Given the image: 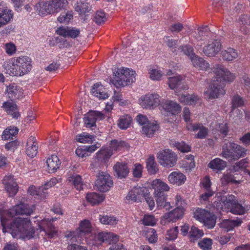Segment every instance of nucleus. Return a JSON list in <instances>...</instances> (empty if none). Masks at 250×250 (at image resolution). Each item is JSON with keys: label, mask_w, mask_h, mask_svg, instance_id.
Instances as JSON below:
<instances>
[{"label": "nucleus", "mask_w": 250, "mask_h": 250, "mask_svg": "<svg viewBox=\"0 0 250 250\" xmlns=\"http://www.w3.org/2000/svg\"><path fill=\"white\" fill-rule=\"evenodd\" d=\"M221 55L223 59L227 61H232L238 57L237 51L232 48H229L227 50L222 51Z\"/></svg>", "instance_id": "nucleus-39"}, {"label": "nucleus", "mask_w": 250, "mask_h": 250, "mask_svg": "<svg viewBox=\"0 0 250 250\" xmlns=\"http://www.w3.org/2000/svg\"><path fill=\"white\" fill-rule=\"evenodd\" d=\"M87 201L92 205H98L103 202L104 199V197L103 194L92 192L87 193L86 196Z\"/></svg>", "instance_id": "nucleus-36"}, {"label": "nucleus", "mask_w": 250, "mask_h": 250, "mask_svg": "<svg viewBox=\"0 0 250 250\" xmlns=\"http://www.w3.org/2000/svg\"><path fill=\"white\" fill-rule=\"evenodd\" d=\"M57 33L64 37H69L72 38H76L79 36L80 30L73 27H60L57 30Z\"/></svg>", "instance_id": "nucleus-17"}, {"label": "nucleus", "mask_w": 250, "mask_h": 250, "mask_svg": "<svg viewBox=\"0 0 250 250\" xmlns=\"http://www.w3.org/2000/svg\"><path fill=\"white\" fill-rule=\"evenodd\" d=\"M104 165L101 164V162L98 160L96 158H95L93 162L91 165L90 169L92 171L96 173L97 174L99 171H101L100 169Z\"/></svg>", "instance_id": "nucleus-62"}, {"label": "nucleus", "mask_w": 250, "mask_h": 250, "mask_svg": "<svg viewBox=\"0 0 250 250\" xmlns=\"http://www.w3.org/2000/svg\"><path fill=\"white\" fill-rule=\"evenodd\" d=\"M149 73L150 78L152 80L159 81L162 76L161 72L156 69L150 70Z\"/></svg>", "instance_id": "nucleus-64"}, {"label": "nucleus", "mask_w": 250, "mask_h": 250, "mask_svg": "<svg viewBox=\"0 0 250 250\" xmlns=\"http://www.w3.org/2000/svg\"><path fill=\"white\" fill-rule=\"evenodd\" d=\"M198 98L194 95H182L179 97V101L185 104H193L196 103Z\"/></svg>", "instance_id": "nucleus-46"}, {"label": "nucleus", "mask_w": 250, "mask_h": 250, "mask_svg": "<svg viewBox=\"0 0 250 250\" xmlns=\"http://www.w3.org/2000/svg\"><path fill=\"white\" fill-rule=\"evenodd\" d=\"M159 128V125L156 122H149L142 126V133L146 137L152 138Z\"/></svg>", "instance_id": "nucleus-16"}, {"label": "nucleus", "mask_w": 250, "mask_h": 250, "mask_svg": "<svg viewBox=\"0 0 250 250\" xmlns=\"http://www.w3.org/2000/svg\"><path fill=\"white\" fill-rule=\"evenodd\" d=\"M203 222L208 228H212L214 227L216 223V217L214 215L211 214L210 212L209 216H208Z\"/></svg>", "instance_id": "nucleus-57"}, {"label": "nucleus", "mask_w": 250, "mask_h": 250, "mask_svg": "<svg viewBox=\"0 0 250 250\" xmlns=\"http://www.w3.org/2000/svg\"><path fill=\"white\" fill-rule=\"evenodd\" d=\"M28 192L31 195H38L40 196L41 198H44L45 197V195L43 194L42 191V188H39L37 190L34 186H31L29 187L28 189Z\"/></svg>", "instance_id": "nucleus-61"}, {"label": "nucleus", "mask_w": 250, "mask_h": 250, "mask_svg": "<svg viewBox=\"0 0 250 250\" xmlns=\"http://www.w3.org/2000/svg\"><path fill=\"white\" fill-rule=\"evenodd\" d=\"M3 184L10 196H14L16 194L19 190V187L14 180L13 176L11 175L5 176L3 180Z\"/></svg>", "instance_id": "nucleus-14"}, {"label": "nucleus", "mask_w": 250, "mask_h": 250, "mask_svg": "<svg viewBox=\"0 0 250 250\" xmlns=\"http://www.w3.org/2000/svg\"><path fill=\"white\" fill-rule=\"evenodd\" d=\"M39 229H37V231L40 229V232L43 231L45 235H47L50 238H52L56 234L57 231L55 230L54 227L52 224L48 222L47 224V228H45L41 225H39Z\"/></svg>", "instance_id": "nucleus-43"}, {"label": "nucleus", "mask_w": 250, "mask_h": 250, "mask_svg": "<svg viewBox=\"0 0 250 250\" xmlns=\"http://www.w3.org/2000/svg\"><path fill=\"white\" fill-rule=\"evenodd\" d=\"M74 9L79 15H82L90 12L92 10V7L86 1L79 0L75 3Z\"/></svg>", "instance_id": "nucleus-24"}, {"label": "nucleus", "mask_w": 250, "mask_h": 250, "mask_svg": "<svg viewBox=\"0 0 250 250\" xmlns=\"http://www.w3.org/2000/svg\"><path fill=\"white\" fill-rule=\"evenodd\" d=\"M165 110L172 115L179 113L181 111V107L176 102L168 101L164 105Z\"/></svg>", "instance_id": "nucleus-34"}, {"label": "nucleus", "mask_w": 250, "mask_h": 250, "mask_svg": "<svg viewBox=\"0 0 250 250\" xmlns=\"http://www.w3.org/2000/svg\"><path fill=\"white\" fill-rule=\"evenodd\" d=\"M178 232V227H175L174 228L167 230L166 238L169 240H174L177 237Z\"/></svg>", "instance_id": "nucleus-63"}, {"label": "nucleus", "mask_w": 250, "mask_h": 250, "mask_svg": "<svg viewBox=\"0 0 250 250\" xmlns=\"http://www.w3.org/2000/svg\"><path fill=\"white\" fill-rule=\"evenodd\" d=\"M227 162L220 158H215L211 160L208 164L209 168L218 172L223 170L227 167Z\"/></svg>", "instance_id": "nucleus-30"}, {"label": "nucleus", "mask_w": 250, "mask_h": 250, "mask_svg": "<svg viewBox=\"0 0 250 250\" xmlns=\"http://www.w3.org/2000/svg\"><path fill=\"white\" fill-rule=\"evenodd\" d=\"M115 176L118 178H125L129 173V168L127 164L123 162H117L113 167Z\"/></svg>", "instance_id": "nucleus-18"}, {"label": "nucleus", "mask_w": 250, "mask_h": 250, "mask_svg": "<svg viewBox=\"0 0 250 250\" xmlns=\"http://www.w3.org/2000/svg\"><path fill=\"white\" fill-rule=\"evenodd\" d=\"M132 120V119L130 116L127 115L123 116L119 120L118 126L122 129H125L129 126Z\"/></svg>", "instance_id": "nucleus-49"}, {"label": "nucleus", "mask_w": 250, "mask_h": 250, "mask_svg": "<svg viewBox=\"0 0 250 250\" xmlns=\"http://www.w3.org/2000/svg\"><path fill=\"white\" fill-rule=\"evenodd\" d=\"M242 223V220L240 218H237L235 220L225 219L219 225L220 228L228 232L232 230L235 227H239Z\"/></svg>", "instance_id": "nucleus-21"}, {"label": "nucleus", "mask_w": 250, "mask_h": 250, "mask_svg": "<svg viewBox=\"0 0 250 250\" xmlns=\"http://www.w3.org/2000/svg\"><path fill=\"white\" fill-rule=\"evenodd\" d=\"M67 4V0H48L37 3L36 7L39 14L43 16L58 13L64 9Z\"/></svg>", "instance_id": "nucleus-5"}, {"label": "nucleus", "mask_w": 250, "mask_h": 250, "mask_svg": "<svg viewBox=\"0 0 250 250\" xmlns=\"http://www.w3.org/2000/svg\"><path fill=\"white\" fill-rule=\"evenodd\" d=\"M30 225L29 219L18 218L7 226V229L13 238L30 239L34 237L35 230L31 228L27 229Z\"/></svg>", "instance_id": "nucleus-2"}, {"label": "nucleus", "mask_w": 250, "mask_h": 250, "mask_svg": "<svg viewBox=\"0 0 250 250\" xmlns=\"http://www.w3.org/2000/svg\"><path fill=\"white\" fill-rule=\"evenodd\" d=\"M214 68V70L209 73L213 77L209 88L205 92L210 99H214L224 95L226 92L224 89L225 82H232L235 78L234 74L226 68L218 65Z\"/></svg>", "instance_id": "nucleus-1"}, {"label": "nucleus", "mask_w": 250, "mask_h": 250, "mask_svg": "<svg viewBox=\"0 0 250 250\" xmlns=\"http://www.w3.org/2000/svg\"><path fill=\"white\" fill-rule=\"evenodd\" d=\"M38 145L36 139L34 136L28 138L26 142V153L31 158L36 156L38 153Z\"/></svg>", "instance_id": "nucleus-15"}, {"label": "nucleus", "mask_w": 250, "mask_h": 250, "mask_svg": "<svg viewBox=\"0 0 250 250\" xmlns=\"http://www.w3.org/2000/svg\"><path fill=\"white\" fill-rule=\"evenodd\" d=\"M221 181L223 186H226L229 183H239V181L234 179V176L233 175L228 172L224 173Z\"/></svg>", "instance_id": "nucleus-52"}, {"label": "nucleus", "mask_w": 250, "mask_h": 250, "mask_svg": "<svg viewBox=\"0 0 250 250\" xmlns=\"http://www.w3.org/2000/svg\"><path fill=\"white\" fill-rule=\"evenodd\" d=\"M210 212L202 208L197 209L194 212V217L200 222H203L208 216H209Z\"/></svg>", "instance_id": "nucleus-51"}, {"label": "nucleus", "mask_w": 250, "mask_h": 250, "mask_svg": "<svg viewBox=\"0 0 250 250\" xmlns=\"http://www.w3.org/2000/svg\"><path fill=\"white\" fill-rule=\"evenodd\" d=\"M6 92L8 98L14 100L21 98L22 95V90L17 86L9 85L7 87Z\"/></svg>", "instance_id": "nucleus-25"}, {"label": "nucleus", "mask_w": 250, "mask_h": 250, "mask_svg": "<svg viewBox=\"0 0 250 250\" xmlns=\"http://www.w3.org/2000/svg\"><path fill=\"white\" fill-rule=\"evenodd\" d=\"M141 189L135 188L131 190L126 196V200L133 202L140 201Z\"/></svg>", "instance_id": "nucleus-47"}, {"label": "nucleus", "mask_w": 250, "mask_h": 250, "mask_svg": "<svg viewBox=\"0 0 250 250\" xmlns=\"http://www.w3.org/2000/svg\"><path fill=\"white\" fill-rule=\"evenodd\" d=\"M157 159L160 164L164 167H171L177 161V155L169 149L160 151L157 154Z\"/></svg>", "instance_id": "nucleus-8"}, {"label": "nucleus", "mask_w": 250, "mask_h": 250, "mask_svg": "<svg viewBox=\"0 0 250 250\" xmlns=\"http://www.w3.org/2000/svg\"><path fill=\"white\" fill-rule=\"evenodd\" d=\"M12 11L0 5V27L6 25L13 19Z\"/></svg>", "instance_id": "nucleus-19"}, {"label": "nucleus", "mask_w": 250, "mask_h": 250, "mask_svg": "<svg viewBox=\"0 0 250 250\" xmlns=\"http://www.w3.org/2000/svg\"><path fill=\"white\" fill-rule=\"evenodd\" d=\"M101 223L104 225H114L117 224L118 220L114 216H103L100 218Z\"/></svg>", "instance_id": "nucleus-53"}, {"label": "nucleus", "mask_w": 250, "mask_h": 250, "mask_svg": "<svg viewBox=\"0 0 250 250\" xmlns=\"http://www.w3.org/2000/svg\"><path fill=\"white\" fill-rule=\"evenodd\" d=\"M2 106L4 108L6 112L9 115H11L13 118L17 119L20 116L16 104L12 102H6L3 103Z\"/></svg>", "instance_id": "nucleus-29"}, {"label": "nucleus", "mask_w": 250, "mask_h": 250, "mask_svg": "<svg viewBox=\"0 0 250 250\" xmlns=\"http://www.w3.org/2000/svg\"><path fill=\"white\" fill-rule=\"evenodd\" d=\"M140 104L144 108L156 107L160 103V97L156 93L147 94L141 97Z\"/></svg>", "instance_id": "nucleus-10"}, {"label": "nucleus", "mask_w": 250, "mask_h": 250, "mask_svg": "<svg viewBox=\"0 0 250 250\" xmlns=\"http://www.w3.org/2000/svg\"><path fill=\"white\" fill-rule=\"evenodd\" d=\"M16 63L20 76L27 73L32 67L31 60L28 57H19L16 60Z\"/></svg>", "instance_id": "nucleus-13"}, {"label": "nucleus", "mask_w": 250, "mask_h": 250, "mask_svg": "<svg viewBox=\"0 0 250 250\" xmlns=\"http://www.w3.org/2000/svg\"><path fill=\"white\" fill-rule=\"evenodd\" d=\"M210 30L208 26H205L198 29V34L195 38L198 41H204L207 39V38L210 34Z\"/></svg>", "instance_id": "nucleus-40"}, {"label": "nucleus", "mask_w": 250, "mask_h": 250, "mask_svg": "<svg viewBox=\"0 0 250 250\" xmlns=\"http://www.w3.org/2000/svg\"><path fill=\"white\" fill-rule=\"evenodd\" d=\"M105 116L101 112L91 110L84 115L83 122L86 127H96L97 120H103Z\"/></svg>", "instance_id": "nucleus-11"}, {"label": "nucleus", "mask_w": 250, "mask_h": 250, "mask_svg": "<svg viewBox=\"0 0 250 250\" xmlns=\"http://www.w3.org/2000/svg\"><path fill=\"white\" fill-rule=\"evenodd\" d=\"M125 142L124 141H119L117 140H112L111 141L110 143V148H108V149H110L112 152L114 151H117L124 146Z\"/></svg>", "instance_id": "nucleus-56"}, {"label": "nucleus", "mask_w": 250, "mask_h": 250, "mask_svg": "<svg viewBox=\"0 0 250 250\" xmlns=\"http://www.w3.org/2000/svg\"><path fill=\"white\" fill-rule=\"evenodd\" d=\"M97 239L101 242H107L109 244L115 243L119 240L118 235L112 233L100 232L97 236Z\"/></svg>", "instance_id": "nucleus-26"}, {"label": "nucleus", "mask_w": 250, "mask_h": 250, "mask_svg": "<svg viewBox=\"0 0 250 250\" xmlns=\"http://www.w3.org/2000/svg\"><path fill=\"white\" fill-rule=\"evenodd\" d=\"M33 208H30L26 204L21 203L13 206L7 210H4L1 213L0 221L2 227V231L5 233L7 231L6 228L8 226V221L15 215H26L29 216L33 212Z\"/></svg>", "instance_id": "nucleus-3"}, {"label": "nucleus", "mask_w": 250, "mask_h": 250, "mask_svg": "<svg viewBox=\"0 0 250 250\" xmlns=\"http://www.w3.org/2000/svg\"><path fill=\"white\" fill-rule=\"evenodd\" d=\"M178 49L187 56L191 57L194 55L193 49L192 47L189 45L180 46Z\"/></svg>", "instance_id": "nucleus-60"}, {"label": "nucleus", "mask_w": 250, "mask_h": 250, "mask_svg": "<svg viewBox=\"0 0 250 250\" xmlns=\"http://www.w3.org/2000/svg\"><path fill=\"white\" fill-rule=\"evenodd\" d=\"M186 180L185 175L179 171H174L168 176V181L172 184L180 186L183 184Z\"/></svg>", "instance_id": "nucleus-20"}, {"label": "nucleus", "mask_w": 250, "mask_h": 250, "mask_svg": "<svg viewBox=\"0 0 250 250\" xmlns=\"http://www.w3.org/2000/svg\"><path fill=\"white\" fill-rule=\"evenodd\" d=\"M91 93L94 96L101 100L105 99L108 97V95L105 92V88L100 83L94 84L91 90Z\"/></svg>", "instance_id": "nucleus-22"}, {"label": "nucleus", "mask_w": 250, "mask_h": 250, "mask_svg": "<svg viewBox=\"0 0 250 250\" xmlns=\"http://www.w3.org/2000/svg\"><path fill=\"white\" fill-rule=\"evenodd\" d=\"M94 138L93 135H89L83 133L78 136H76V140L82 143H91Z\"/></svg>", "instance_id": "nucleus-54"}, {"label": "nucleus", "mask_w": 250, "mask_h": 250, "mask_svg": "<svg viewBox=\"0 0 250 250\" xmlns=\"http://www.w3.org/2000/svg\"><path fill=\"white\" fill-rule=\"evenodd\" d=\"M188 129L193 131L199 130V132L195 135V137L198 139L205 138L208 135V130L207 128L203 125H200L198 124L190 125L187 127Z\"/></svg>", "instance_id": "nucleus-33"}, {"label": "nucleus", "mask_w": 250, "mask_h": 250, "mask_svg": "<svg viewBox=\"0 0 250 250\" xmlns=\"http://www.w3.org/2000/svg\"><path fill=\"white\" fill-rule=\"evenodd\" d=\"M5 73L11 76H20L17 63L14 64L10 62H5L3 65Z\"/></svg>", "instance_id": "nucleus-38"}, {"label": "nucleus", "mask_w": 250, "mask_h": 250, "mask_svg": "<svg viewBox=\"0 0 250 250\" xmlns=\"http://www.w3.org/2000/svg\"><path fill=\"white\" fill-rule=\"evenodd\" d=\"M157 207L159 209L165 208L166 210H169L171 207L170 203L167 202V195L165 194L157 193L155 194Z\"/></svg>", "instance_id": "nucleus-28"}, {"label": "nucleus", "mask_w": 250, "mask_h": 250, "mask_svg": "<svg viewBox=\"0 0 250 250\" xmlns=\"http://www.w3.org/2000/svg\"><path fill=\"white\" fill-rule=\"evenodd\" d=\"M236 201L234 195H228L221 198L217 197L214 202L213 205L217 208L227 209L228 211H229V210L233 207Z\"/></svg>", "instance_id": "nucleus-9"}, {"label": "nucleus", "mask_w": 250, "mask_h": 250, "mask_svg": "<svg viewBox=\"0 0 250 250\" xmlns=\"http://www.w3.org/2000/svg\"><path fill=\"white\" fill-rule=\"evenodd\" d=\"M204 235V233L202 230H200L197 228L192 226L189 232V236L190 241L194 242L198 238H200Z\"/></svg>", "instance_id": "nucleus-50"}, {"label": "nucleus", "mask_w": 250, "mask_h": 250, "mask_svg": "<svg viewBox=\"0 0 250 250\" xmlns=\"http://www.w3.org/2000/svg\"><path fill=\"white\" fill-rule=\"evenodd\" d=\"M48 170L49 173L54 172L59 168L61 164L60 161L57 156L52 155L46 161Z\"/></svg>", "instance_id": "nucleus-32"}, {"label": "nucleus", "mask_w": 250, "mask_h": 250, "mask_svg": "<svg viewBox=\"0 0 250 250\" xmlns=\"http://www.w3.org/2000/svg\"><path fill=\"white\" fill-rule=\"evenodd\" d=\"M68 181L71 182L77 190L80 191L83 189V186L81 176L79 175L75 174L68 178Z\"/></svg>", "instance_id": "nucleus-41"}, {"label": "nucleus", "mask_w": 250, "mask_h": 250, "mask_svg": "<svg viewBox=\"0 0 250 250\" xmlns=\"http://www.w3.org/2000/svg\"><path fill=\"white\" fill-rule=\"evenodd\" d=\"M221 44L219 41L213 40L209 41L207 45L203 47V53L208 57L215 56L220 51Z\"/></svg>", "instance_id": "nucleus-12"}, {"label": "nucleus", "mask_w": 250, "mask_h": 250, "mask_svg": "<svg viewBox=\"0 0 250 250\" xmlns=\"http://www.w3.org/2000/svg\"><path fill=\"white\" fill-rule=\"evenodd\" d=\"M183 80L181 76L170 77L168 79V82L169 87L172 89L175 88L181 89H187V85L183 84Z\"/></svg>", "instance_id": "nucleus-23"}, {"label": "nucleus", "mask_w": 250, "mask_h": 250, "mask_svg": "<svg viewBox=\"0 0 250 250\" xmlns=\"http://www.w3.org/2000/svg\"><path fill=\"white\" fill-rule=\"evenodd\" d=\"M113 78L110 82L116 87L129 85L135 80V72L128 68L118 69L116 72H113Z\"/></svg>", "instance_id": "nucleus-6"}, {"label": "nucleus", "mask_w": 250, "mask_h": 250, "mask_svg": "<svg viewBox=\"0 0 250 250\" xmlns=\"http://www.w3.org/2000/svg\"><path fill=\"white\" fill-rule=\"evenodd\" d=\"M247 149L233 142H228L222 146L221 156L229 161H236L247 155Z\"/></svg>", "instance_id": "nucleus-4"}, {"label": "nucleus", "mask_w": 250, "mask_h": 250, "mask_svg": "<svg viewBox=\"0 0 250 250\" xmlns=\"http://www.w3.org/2000/svg\"><path fill=\"white\" fill-rule=\"evenodd\" d=\"M183 208H177L174 210L167 213L165 217L168 220L169 222H174L176 220L180 218L183 215Z\"/></svg>", "instance_id": "nucleus-35"}, {"label": "nucleus", "mask_w": 250, "mask_h": 250, "mask_svg": "<svg viewBox=\"0 0 250 250\" xmlns=\"http://www.w3.org/2000/svg\"><path fill=\"white\" fill-rule=\"evenodd\" d=\"M18 128L15 126H11L7 127L3 132L1 138L4 140H10L11 138L13 139L12 137L18 134Z\"/></svg>", "instance_id": "nucleus-44"}, {"label": "nucleus", "mask_w": 250, "mask_h": 250, "mask_svg": "<svg viewBox=\"0 0 250 250\" xmlns=\"http://www.w3.org/2000/svg\"><path fill=\"white\" fill-rule=\"evenodd\" d=\"M249 208L248 206H247L246 208L244 207L242 205L237 202L234 204L233 206V207L231 208L229 211L233 214H237V215H243L245 213L246 210H249Z\"/></svg>", "instance_id": "nucleus-48"}, {"label": "nucleus", "mask_w": 250, "mask_h": 250, "mask_svg": "<svg viewBox=\"0 0 250 250\" xmlns=\"http://www.w3.org/2000/svg\"><path fill=\"white\" fill-rule=\"evenodd\" d=\"M191 62L196 67L201 70H207L209 67V64L203 58L197 56H194L191 58Z\"/></svg>", "instance_id": "nucleus-37"}, {"label": "nucleus", "mask_w": 250, "mask_h": 250, "mask_svg": "<svg viewBox=\"0 0 250 250\" xmlns=\"http://www.w3.org/2000/svg\"><path fill=\"white\" fill-rule=\"evenodd\" d=\"M113 184L111 177L106 172L99 171L97 174H96L95 186L100 192L107 191Z\"/></svg>", "instance_id": "nucleus-7"}, {"label": "nucleus", "mask_w": 250, "mask_h": 250, "mask_svg": "<svg viewBox=\"0 0 250 250\" xmlns=\"http://www.w3.org/2000/svg\"><path fill=\"white\" fill-rule=\"evenodd\" d=\"M152 187L154 189V194L157 193L165 194L164 191H168L169 189L168 186L160 179H155L152 183Z\"/></svg>", "instance_id": "nucleus-31"}, {"label": "nucleus", "mask_w": 250, "mask_h": 250, "mask_svg": "<svg viewBox=\"0 0 250 250\" xmlns=\"http://www.w3.org/2000/svg\"><path fill=\"white\" fill-rule=\"evenodd\" d=\"M146 168L148 172L151 174H155L158 171L157 165L155 162L153 156H150L148 158L146 162Z\"/></svg>", "instance_id": "nucleus-45"}, {"label": "nucleus", "mask_w": 250, "mask_h": 250, "mask_svg": "<svg viewBox=\"0 0 250 250\" xmlns=\"http://www.w3.org/2000/svg\"><path fill=\"white\" fill-rule=\"evenodd\" d=\"M212 240L210 238H204L198 243L199 246L204 250H209L211 248Z\"/></svg>", "instance_id": "nucleus-59"}, {"label": "nucleus", "mask_w": 250, "mask_h": 250, "mask_svg": "<svg viewBox=\"0 0 250 250\" xmlns=\"http://www.w3.org/2000/svg\"><path fill=\"white\" fill-rule=\"evenodd\" d=\"M231 104L232 112L235 108L242 106L244 104V101L240 96L236 95L232 98Z\"/></svg>", "instance_id": "nucleus-58"}, {"label": "nucleus", "mask_w": 250, "mask_h": 250, "mask_svg": "<svg viewBox=\"0 0 250 250\" xmlns=\"http://www.w3.org/2000/svg\"><path fill=\"white\" fill-rule=\"evenodd\" d=\"M112 154L113 152L110 149L102 148L97 153L95 158L101 162V164L105 165Z\"/></svg>", "instance_id": "nucleus-27"}, {"label": "nucleus", "mask_w": 250, "mask_h": 250, "mask_svg": "<svg viewBox=\"0 0 250 250\" xmlns=\"http://www.w3.org/2000/svg\"><path fill=\"white\" fill-rule=\"evenodd\" d=\"M79 229V235L83 236L89 234L91 230V224L89 221L88 220L82 221L80 224Z\"/></svg>", "instance_id": "nucleus-42"}, {"label": "nucleus", "mask_w": 250, "mask_h": 250, "mask_svg": "<svg viewBox=\"0 0 250 250\" xmlns=\"http://www.w3.org/2000/svg\"><path fill=\"white\" fill-rule=\"evenodd\" d=\"M105 13L102 11H98L95 13L94 21L98 24L104 23L106 21Z\"/></svg>", "instance_id": "nucleus-55"}]
</instances>
